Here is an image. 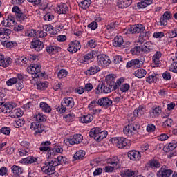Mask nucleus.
Instances as JSON below:
<instances>
[{"mask_svg": "<svg viewBox=\"0 0 177 177\" xmlns=\"http://www.w3.org/2000/svg\"><path fill=\"white\" fill-rule=\"evenodd\" d=\"M53 19H55V16H53L50 12L46 13L44 16V20H45V21H52Z\"/></svg>", "mask_w": 177, "mask_h": 177, "instance_id": "57", "label": "nucleus"}, {"mask_svg": "<svg viewBox=\"0 0 177 177\" xmlns=\"http://www.w3.org/2000/svg\"><path fill=\"white\" fill-rule=\"evenodd\" d=\"M127 67H128L129 68L131 67H133V68H140V60H139V59H135L129 61L127 63Z\"/></svg>", "mask_w": 177, "mask_h": 177, "instance_id": "26", "label": "nucleus"}, {"mask_svg": "<svg viewBox=\"0 0 177 177\" xmlns=\"http://www.w3.org/2000/svg\"><path fill=\"white\" fill-rule=\"evenodd\" d=\"M12 63V58L7 57L5 58L3 55L0 54V66L1 67H9L10 66V64Z\"/></svg>", "mask_w": 177, "mask_h": 177, "instance_id": "22", "label": "nucleus"}, {"mask_svg": "<svg viewBox=\"0 0 177 177\" xmlns=\"http://www.w3.org/2000/svg\"><path fill=\"white\" fill-rule=\"evenodd\" d=\"M112 142L116 143V146L118 149H128V147L131 146V141L122 137L112 138Z\"/></svg>", "mask_w": 177, "mask_h": 177, "instance_id": "5", "label": "nucleus"}, {"mask_svg": "<svg viewBox=\"0 0 177 177\" xmlns=\"http://www.w3.org/2000/svg\"><path fill=\"white\" fill-rule=\"evenodd\" d=\"M161 52L160 51H157L153 56L152 60L155 64V66H156L157 67H158V66H160V59H161Z\"/></svg>", "mask_w": 177, "mask_h": 177, "instance_id": "32", "label": "nucleus"}, {"mask_svg": "<svg viewBox=\"0 0 177 177\" xmlns=\"http://www.w3.org/2000/svg\"><path fill=\"white\" fill-rule=\"evenodd\" d=\"M139 128L140 126L138 124L127 125L124 128L123 132L124 135H127V136H131V135H134V133H136Z\"/></svg>", "mask_w": 177, "mask_h": 177, "instance_id": "8", "label": "nucleus"}, {"mask_svg": "<svg viewBox=\"0 0 177 177\" xmlns=\"http://www.w3.org/2000/svg\"><path fill=\"white\" fill-rule=\"evenodd\" d=\"M161 114V108L160 106H157L152 109V111L150 112V115L153 117H158Z\"/></svg>", "mask_w": 177, "mask_h": 177, "instance_id": "47", "label": "nucleus"}, {"mask_svg": "<svg viewBox=\"0 0 177 177\" xmlns=\"http://www.w3.org/2000/svg\"><path fill=\"white\" fill-rule=\"evenodd\" d=\"M57 167V163L56 162H53L52 160H47L45 162L44 166L41 167L42 172L44 174H50L52 172L55 171V167Z\"/></svg>", "mask_w": 177, "mask_h": 177, "instance_id": "4", "label": "nucleus"}, {"mask_svg": "<svg viewBox=\"0 0 177 177\" xmlns=\"http://www.w3.org/2000/svg\"><path fill=\"white\" fill-rule=\"evenodd\" d=\"M164 37H165V34H164V32H155L153 34V38L161 39V38H164Z\"/></svg>", "mask_w": 177, "mask_h": 177, "instance_id": "55", "label": "nucleus"}, {"mask_svg": "<svg viewBox=\"0 0 177 177\" xmlns=\"http://www.w3.org/2000/svg\"><path fill=\"white\" fill-rule=\"evenodd\" d=\"M55 10L59 15H64L68 10V7L66 3H61L56 7Z\"/></svg>", "mask_w": 177, "mask_h": 177, "instance_id": "21", "label": "nucleus"}, {"mask_svg": "<svg viewBox=\"0 0 177 177\" xmlns=\"http://www.w3.org/2000/svg\"><path fill=\"white\" fill-rule=\"evenodd\" d=\"M135 175H136V171L129 169H125L122 172V176L123 177H132L135 176Z\"/></svg>", "mask_w": 177, "mask_h": 177, "instance_id": "40", "label": "nucleus"}, {"mask_svg": "<svg viewBox=\"0 0 177 177\" xmlns=\"http://www.w3.org/2000/svg\"><path fill=\"white\" fill-rule=\"evenodd\" d=\"M33 118L37 122H44L46 121V116L40 112H36L33 115Z\"/></svg>", "mask_w": 177, "mask_h": 177, "instance_id": "27", "label": "nucleus"}, {"mask_svg": "<svg viewBox=\"0 0 177 177\" xmlns=\"http://www.w3.org/2000/svg\"><path fill=\"white\" fill-rule=\"evenodd\" d=\"M118 25L117 23L112 22L106 26V30H108V31H114Z\"/></svg>", "mask_w": 177, "mask_h": 177, "instance_id": "59", "label": "nucleus"}, {"mask_svg": "<svg viewBox=\"0 0 177 177\" xmlns=\"http://www.w3.org/2000/svg\"><path fill=\"white\" fill-rule=\"evenodd\" d=\"M50 145H52L50 141L41 142L39 147L40 151H49V150H50Z\"/></svg>", "mask_w": 177, "mask_h": 177, "instance_id": "30", "label": "nucleus"}, {"mask_svg": "<svg viewBox=\"0 0 177 177\" xmlns=\"http://www.w3.org/2000/svg\"><path fill=\"white\" fill-rule=\"evenodd\" d=\"M149 164L151 168H160V162L156 159L151 160Z\"/></svg>", "mask_w": 177, "mask_h": 177, "instance_id": "51", "label": "nucleus"}, {"mask_svg": "<svg viewBox=\"0 0 177 177\" xmlns=\"http://www.w3.org/2000/svg\"><path fill=\"white\" fill-rule=\"evenodd\" d=\"M100 71V68L97 65H93L89 68H88L84 73L86 75H95Z\"/></svg>", "mask_w": 177, "mask_h": 177, "instance_id": "19", "label": "nucleus"}, {"mask_svg": "<svg viewBox=\"0 0 177 177\" xmlns=\"http://www.w3.org/2000/svg\"><path fill=\"white\" fill-rule=\"evenodd\" d=\"M16 107V104L13 102H8L5 104L3 107L1 108V111L4 114H6L7 113H10L13 109Z\"/></svg>", "mask_w": 177, "mask_h": 177, "instance_id": "20", "label": "nucleus"}, {"mask_svg": "<svg viewBox=\"0 0 177 177\" xmlns=\"http://www.w3.org/2000/svg\"><path fill=\"white\" fill-rule=\"evenodd\" d=\"M12 13H15V16L16 17L18 15H20V13L22 12L23 11L20 10L19 6H15L12 9Z\"/></svg>", "mask_w": 177, "mask_h": 177, "instance_id": "60", "label": "nucleus"}, {"mask_svg": "<svg viewBox=\"0 0 177 177\" xmlns=\"http://www.w3.org/2000/svg\"><path fill=\"white\" fill-rule=\"evenodd\" d=\"M145 31V26L142 24L132 25L127 29L124 30V34H139Z\"/></svg>", "mask_w": 177, "mask_h": 177, "instance_id": "6", "label": "nucleus"}, {"mask_svg": "<svg viewBox=\"0 0 177 177\" xmlns=\"http://www.w3.org/2000/svg\"><path fill=\"white\" fill-rule=\"evenodd\" d=\"M120 91L122 92V93L125 92H128L129 91V88H131V86H129V84L124 83L123 84H120L119 86Z\"/></svg>", "mask_w": 177, "mask_h": 177, "instance_id": "50", "label": "nucleus"}, {"mask_svg": "<svg viewBox=\"0 0 177 177\" xmlns=\"http://www.w3.org/2000/svg\"><path fill=\"white\" fill-rule=\"evenodd\" d=\"M30 129L35 131L36 133H42L44 131V126H42L39 122H32L30 124Z\"/></svg>", "mask_w": 177, "mask_h": 177, "instance_id": "13", "label": "nucleus"}, {"mask_svg": "<svg viewBox=\"0 0 177 177\" xmlns=\"http://www.w3.org/2000/svg\"><path fill=\"white\" fill-rule=\"evenodd\" d=\"M81 49V44L79 41L75 40L70 43L69 47L68 48V52L71 53H76Z\"/></svg>", "mask_w": 177, "mask_h": 177, "instance_id": "12", "label": "nucleus"}, {"mask_svg": "<svg viewBox=\"0 0 177 177\" xmlns=\"http://www.w3.org/2000/svg\"><path fill=\"white\" fill-rule=\"evenodd\" d=\"M24 162H26V164H34V162H37V159L35 157L28 156V158H24Z\"/></svg>", "mask_w": 177, "mask_h": 177, "instance_id": "52", "label": "nucleus"}, {"mask_svg": "<svg viewBox=\"0 0 177 177\" xmlns=\"http://www.w3.org/2000/svg\"><path fill=\"white\" fill-rule=\"evenodd\" d=\"M91 138H93L96 142H100L107 138V131L102 130L100 127H94L89 132Z\"/></svg>", "mask_w": 177, "mask_h": 177, "instance_id": "2", "label": "nucleus"}, {"mask_svg": "<svg viewBox=\"0 0 177 177\" xmlns=\"http://www.w3.org/2000/svg\"><path fill=\"white\" fill-rule=\"evenodd\" d=\"M23 116V111L21 109H15L10 113V117L12 118H19V117Z\"/></svg>", "mask_w": 177, "mask_h": 177, "instance_id": "31", "label": "nucleus"}, {"mask_svg": "<svg viewBox=\"0 0 177 177\" xmlns=\"http://www.w3.org/2000/svg\"><path fill=\"white\" fill-rule=\"evenodd\" d=\"M97 103L99 106L108 109V107H110L113 104V101L109 97H102L98 100Z\"/></svg>", "mask_w": 177, "mask_h": 177, "instance_id": "15", "label": "nucleus"}, {"mask_svg": "<svg viewBox=\"0 0 177 177\" xmlns=\"http://www.w3.org/2000/svg\"><path fill=\"white\" fill-rule=\"evenodd\" d=\"M24 119H18L15 122L14 125L15 128H20V127L24 125Z\"/></svg>", "mask_w": 177, "mask_h": 177, "instance_id": "56", "label": "nucleus"}, {"mask_svg": "<svg viewBox=\"0 0 177 177\" xmlns=\"http://www.w3.org/2000/svg\"><path fill=\"white\" fill-rule=\"evenodd\" d=\"M15 23L16 20L15 19V17L8 16L3 21H2L1 24L4 26V27H13Z\"/></svg>", "mask_w": 177, "mask_h": 177, "instance_id": "16", "label": "nucleus"}, {"mask_svg": "<svg viewBox=\"0 0 177 177\" xmlns=\"http://www.w3.org/2000/svg\"><path fill=\"white\" fill-rule=\"evenodd\" d=\"M66 157H63L62 156H59L57 158L53 159V161L56 162L57 165H61L64 162H66Z\"/></svg>", "mask_w": 177, "mask_h": 177, "instance_id": "46", "label": "nucleus"}, {"mask_svg": "<svg viewBox=\"0 0 177 177\" xmlns=\"http://www.w3.org/2000/svg\"><path fill=\"white\" fill-rule=\"evenodd\" d=\"M172 170L166 166H162L157 172L158 177H171Z\"/></svg>", "mask_w": 177, "mask_h": 177, "instance_id": "10", "label": "nucleus"}, {"mask_svg": "<svg viewBox=\"0 0 177 177\" xmlns=\"http://www.w3.org/2000/svg\"><path fill=\"white\" fill-rule=\"evenodd\" d=\"M93 120V115L91 114L83 115L79 119L80 122L82 124H89V122H92Z\"/></svg>", "mask_w": 177, "mask_h": 177, "instance_id": "24", "label": "nucleus"}, {"mask_svg": "<svg viewBox=\"0 0 177 177\" xmlns=\"http://www.w3.org/2000/svg\"><path fill=\"white\" fill-rule=\"evenodd\" d=\"M37 35V31L34 29H30L25 31L24 37H28V38H32Z\"/></svg>", "mask_w": 177, "mask_h": 177, "instance_id": "42", "label": "nucleus"}, {"mask_svg": "<svg viewBox=\"0 0 177 177\" xmlns=\"http://www.w3.org/2000/svg\"><path fill=\"white\" fill-rule=\"evenodd\" d=\"M64 118L66 122H71L75 119V115L74 113H68L64 116Z\"/></svg>", "mask_w": 177, "mask_h": 177, "instance_id": "48", "label": "nucleus"}, {"mask_svg": "<svg viewBox=\"0 0 177 177\" xmlns=\"http://www.w3.org/2000/svg\"><path fill=\"white\" fill-rule=\"evenodd\" d=\"M158 80V77L157 76V74L153 73L147 77L146 82H148L149 84H151L153 82H157Z\"/></svg>", "mask_w": 177, "mask_h": 177, "instance_id": "43", "label": "nucleus"}, {"mask_svg": "<svg viewBox=\"0 0 177 177\" xmlns=\"http://www.w3.org/2000/svg\"><path fill=\"white\" fill-rule=\"evenodd\" d=\"M107 162L108 164L115 167V169H117V168H120V160L117 156H113V158L108 159Z\"/></svg>", "mask_w": 177, "mask_h": 177, "instance_id": "28", "label": "nucleus"}, {"mask_svg": "<svg viewBox=\"0 0 177 177\" xmlns=\"http://www.w3.org/2000/svg\"><path fill=\"white\" fill-rule=\"evenodd\" d=\"M11 172L14 175H21V174H23V168L20 166L13 165L11 167Z\"/></svg>", "mask_w": 177, "mask_h": 177, "instance_id": "34", "label": "nucleus"}, {"mask_svg": "<svg viewBox=\"0 0 177 177\" xmlns=\"http://www.w3.org/2000/svg\"><path fill=\"white\" fill-rule=\"evenodd\" d=\"M17 82V77H12L7 80L6 85L8 86H12V85H15Z\"/></svg>", "mask_w": 177, "mask_h": 177, "instance_id": "58", "label": "nucleus"}, {"mask_svg": "<svg viewBox=\"0 0 177 177\" xmlns=\"http://www.w3.org/2000/svg\"><path fill=\"white\" fill-rule=\"evenodd\" d=\"M27 71L29 74L34 75L33 78H37V77H38V73H41V65L38 64H31L27 68Z\"/></svg>", "mask_w": 177, "mask_h": 177, "instance_id": "9", "label": "nucleus"}, {"mask_svg": "<svg viewBox=\"0 0 177 177\" xmlns=\"http://www.w3.org/2000/svg\"><path fill=\"white\" fill-rule=\"evenodd\" d=\"M113 46L116 48H121V46H125L124 45V39L121 36H116L113 41Z\"/></svg>", "mask_w": 177, "mask_h": 177, "instance_id": "25", "label": "nucleus"}, {"mask_svg": "<svg viewBox=\"0 0 177 177\" xmlns=\"http://www.w3.org/2000/svg\"><path fill=\"white\" fill-rule=\"evenodd\" d=\"M127 156L131 161H139L142 157L140 152L135 150L129 151Z\"/></svg>", "mask_w": 177, "mask_h": 177, "instance_id": "14", "label": "nucleus"}, {"mask_svg": "<svg viewBox=\"0 0 177 177\" xmlns=\"http://www.w3.org/2000/svg\"><path fill=\"white\" fill-rule=\"evenodd\" d=\"M49 85V82H39L37 83V88L40 91H44V89H46Z\"/></svg>", "mask_w": 177, "mask_h": 177, "instance_id": "41", "label": "nucleus"}, {"mask_svg": "<svg viewBox=\"0 0 177 177\" xmlns=\"http://www.w3.org/2000/svg\"><path fill=\"white\" fill-rule=\"evenodd\" d=\"M146 111H147V110H146V106L145 105H140L134 110L133 115L134 117H142V115H145Z\"/></svg>", "mask_w": 177, "mask_h": 177, "instance_id": "17", "label": "nucleus"}, {"mask_svg": "<svg viewBox=\"0 0 177 177\" xmlns=\"http://www.w3.org/2000/svg\"><path fill=\"white\" fill-rule=\"evenodd\" d=\"M39 107L41 111H43L44 113H50V111H52V108L50 107V106H49V104H48V103L45 102H40Z\"/></svg>", "mask_w": 177, "mask_h": 177, "instance_id": "29", "label": "nucleus"}, {"mask_svg": "<svg viewBox=\"0 0 177 177\" xmlns=\"http://www.w3.org/2000/svg\"><path fill=\"white\" fill-rule=\"evenodd\" d=\"M0 132L3 135H9L10 133V128L9 127H2Z\"/></svg>", "mask_w": 177, "mask_h": 177, "instance_id": "64", "label": "nucleus"}, {"mask_svg": "<svg viewBox=\"0 0 177 177\" xmlns=\"http://www.w3.org/2000/svg\"><path fill=\"white\" fill-rule=\"evenodd\" d=\"M97 55V51H93L91 53H88L86 54L84 56V62H88V60H91V59H93V57H96Z\"/></svg>", "mask_w": 177, "mask_h": 177, "instance_id": "44", "label": "nucleus"}, {"mask_svg": "<svg viewBox=\"0 0 177 177\" xmlns=\"http://www.w3.org/2000/svg\"><path fill=\"white\" fill-rule=\"evenodd\" d=\"M16 19L17 21H19L20 23H23V21H26L28 18L27 17V15H26L23 11L19 13L18 15H17Z\"/></svg>", "mask_w": 177, "mask_h": 177, "instance_id": "45", "label": "nucleus"}, {"mask_svg": "<svg viewBox=\"0 0 177 177\" xmlns=\"http://www.w3.org/2000/svg\"><path fill=\"white\" fill-rule=\"evenodd\" d=\"M74 107V99L73 97H65L61 102V107L57 109L59 113H66V110H70Z\"/></svg>", "mask_w": 177, "mask_h": 177, "instance_id": "3", "label": "nucleus"}, {"mask_svg": "<svg viewBox=\"0 0 177 177\" xmlns=\"http://www.w3.org/2000/svg\"><path fill=\"white\" fill-rule=\"evenodd\" d=\"M132 55L140 56L143 53V48L140 46H136L131 50Z\"/></svg>", "mask_w": 177, "mask_h": 177, "instance_id": "39", "label": "nucleus"}, {"mask_svg": "<svg viewBox=\"0 0 177 177\" xmlns=\"http://www.w3.org/2000/svg\"><path fill=\"white\" fill-rule=\"evenodd\" d=\"M21 146L22 147H24V149H26V150H29L31 147L30 142H27V141H22L21 142Z\"/></svg>", "mask_w": 177, "mask_h": 177, "instance_id": "63", "label": "nucleus"}, {"mask_svg": "<svg viewBox=\"0 0 177 177\" xmlns=\"http://www.w3.org/2000/svg\"><path fill=\"white\" fill-rule=\"evenodd\" d=\"M177 147V141L172 140L167 145H166L164 149H166V151H171V150H174Z\"/></svg>", "mask_w": 177, "mask_h": 177, "instance_id": "35", "label": "nucleus"}, {"mask_svg": "<svg viewBox=\"0 0 177 177\" xmlns=\"http://www.w3.org/2000/svg\"><path fill=\"white\" fill-rule=\"evenodd\" d=\"M97 63L98 66H101V67H107V66L110 65L111 61H110L109 56L104 54H100L97 57Z\"/></svg>", "mask_w": 177, "mask_h": 177, "instance_id": "7", "label": "nucleus"}, {"mask_svg": "<svg viewBox=\"0 0 177 177\" xmlns=\"http://www.w3.org/2000/svg\"><path fill=\"white\" fill-rule=\"evenodd\" d=\"M157 138H158V140H160V142H165V140H168V139L169 138L168 135L165 133H162L159 136H158Z\"/></svg>", "mask_w": 177, "mask_h": 177, "instance_id": "62", "label": "nucleus"}, {"mask_svg": "<svg viewBox=\"0 0 177 177\" xmlns=\"http://www.w3.org/2000/svg\"><path fill=\"white\" fill-rule=\"evenodd\" d=\"M67 74L68 72L65 69H61L57 73V77L59 80H62V78H66Z\"/></svg>", "mask_w": 177, "mask_h": 177, "instance_id": "54", "label": "nucleus"}, {"mask_svg": "<svg viewBox=\"0 0 177 177\" xmlns=\"http://www.w3.org/2000/svg\"><path fill=\"white\" fill-rule=\"evenodd\" d=\"M146 74H147V71L143 68L138 69L134 72V75L137 78H144V77L146 76Z\"/></svg>", "mask_w": 177, "mask_h": 177, "instance_id": "33", "label": "nucleus"}, {"mask_svg": "<svg viewBox=\"0 0 177 177\" xmlns=\"http://www.w3.org/2000/svg\"><path fill=\"white\" fill-rule=\"evenodd\" d=\"M30 48H32V49H35L36 52H40V50L44 49V44L39 40H33Z\"/></svg>", "mask_w": 177, "mask_h": 177, "instance_id": "18", "label": "nucleus"}, {"mask_svg": "<svg viewBox=\"0 0 177 177\" xmlns=\"http://www.w3.org/2000/svg\"><path fill=\"white\" fill-rule=\"evenodd\" d=\"M91 0L82 1L80 3V6L82 9H88L89 6H91Z\"/></svg>", "mask_w": 177, "mask_h": 177, "instance_id": "53", "label": "nucleus"}, {"mask_svg": "<svg viewBox=\"0 0 177 177\" xmlns=\"http://www.w3.org/2000/svg\"><path fill=\"white\" fill-rule=\"evenodd\" d=\"M85 157V151L82 150L77 151L73 156V159L77 160H82Z\"/></svg>", "mask_w": 177, "mask_h": 177, "instance_id": "37", "label": "nucleus"}, {"mask_svg": "<svg viewBox=\"0 0 177 177\" xmlns=\"http://www.w3.org/2000/svg\"><path fill=\"white\" fill-rule=\"evenodd\" d=\"M84 137L81 134H75L74 136H71L66 140L69 145L72 146L73 145H78L82 142Z\"/></svg>", "mask_w": 177, "mask_h": 177, "instance_id": "11", "label": "nucleus"}, {"mask_svg": "<svg viewBox=\"0 0 177 177\" xmlns=\"http://www.w3.org/2000/svg\"><path fill=\"white\" fill-rule=\"evenodd\" d=\"M132 3V0H118L117 2V6L120 9H125L131 6Z\"/></svg>", "mask_w": 177, "mask_h": 177, "instance_id": "23", "label": "nucleus"}, {"mask_svg": "<svg viewBox=\"0 0 177 177\" xmlns=\"http://www.w3.org/2000/svg\"><path fill=\"white\" fill-rule=\"evenodd\" d=\"M169 71L177 74V53L176 54V62L171 64L169 67Z\"/></svg>", "mask_w": 177, "mask_h": 177, "instance_id": "49", "label": "nucleus"}, {"mask_svg": "<svg viewBox=\"0 0 177 177\" xmlns=\"http://www.w3.org/2000/svg\"><path fill=\"white\" fill-rule=\"evenodd\" d=\"M142 48L144 53H149L151 52V50L153 49V44L151 42H147L142 46Z\"/></svg>", "mask_w": 177, "mask_h": 177, "instance_id": "36", "label": "nucleus"}, {"mask_svg": "<svg viewBox=\"0 0 177 177\" xmlns=\"http://www.w3.org/2000/svg\"><path fill=\"white\" fill-rule=\"evenodd\" d=\"M46 52L48 53H56V52H59L60 50L59 47H56L55 46L49 45L46 48Z\"/></svg>", "mask_w": 177, "mask_h": 177, "instance_id": "38", "label": "nucleus"}, {"mask_svg": "<svg viewBox=\"0 0 177 177\" xmlns=\"http://www.w3.org/2000/svg\"><path fill=\"white\" fill-rule=\"evenodd\" d=\"M12 13H15V16L16 17L18 15H20V13L22 12L23 11L20 10L19 6H15L12 9Z\"/></svg>", "mask_w": 177, "mask_h": 177, "instance_id": "61", "label": "nucleus"}, {"mask_svg": "<svg viewBox=\"0 0 177 177\" xmlns=\"http://www.w3.org/2000/svg\"><path fill=\"white\" fill-rule=\"evenodd\" d=\"M125 79L121 77L117 80L116 82H104L99 85L96 90L95 93H111L113 91H115L120 88V86L124 84Z\"/></svg>", "mask_w": 177, "mask_h": 177, "instance_id": "1", "label": "nucleus"}]
</instances>
